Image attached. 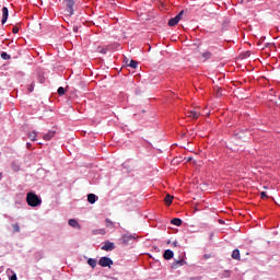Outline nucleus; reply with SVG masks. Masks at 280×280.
<instances>
[{"instance_id": "nucleus-25", "label": "nucleus", "mask_w": 280, "mask_h": 280, "mask_svg": "<svg viewBox=\"0 0 280 280\" xmlns=\"http://www.w3.org/2000/svg\"><path fill=\"white\" fill-rule=\"evenodd\" d=\"M27 137L31 141H36V131L28 132Z\"/></svg>"}, {"instance_id": "nucleus-7", "label": "nucleus", "mask_w": 280, "mask_h": 280, "mask_svg": "<svg viewBox=\"0 0 280 280\" xmlns=\"http://www.w3.org/2000/svg\"><path fill=\"white\" fill-rule=\"evenodd\" d=\"M97 200H100V197L97 195H95L93 192L88 194V202L90 205H95Z\"/></svg>"}, {"instance_id": "nucleus-6", "label": "nucleus", "mask_w": 280, "mask_h": 280, "mask_svg": "<svg viewBox=\"0 0 280 280\" xmlns=\"http://www.w3.org/2000/svg\"><path fill=\"white\" fill-rule=\"evenodd\" d=\"M137 240V236L132 235V234H122V243L124 244H130V242Z\"/></svg>"}, {"instance_id": "nucleus-43", "label": "nucleus", "mask_w": 280, "mask_h": 280, "mask_svg": "<svg viewBox=\"0 0 280 280\" xmlns=\"http://www.w3.org/2000/svg\"><path fill=\"white\" fill-rule=\"evenodd\" d=\"M264 189H268V187H267V186H264Z\"/></svg>"}, {"instance_id": "nucleus-34", "label": "nucleus", "mask_w": 280, "mask_h": 280, "mask_svg": "<svg viewBox=\"0 0 280 280\" xmlns=\"http://www.w3.org/2000/svg\"><path fill=\"white\" fill-rule=\"evenodd\" d=\"M215 236V233L214 232H210L209 233V240H210V242H212L213 241V237Z\"/></svg>"}, {"instance_id": "nucleus-11", "label": "nucleus", "mask_w": 280, "mask_h": 280, "mask_svg": "<svg viewBox=\"0 0 280 280\" xmlns=\"http://www.w3.org/2000/svg\"><path fill=\"white\" fill-rule=\"evenodd\" d=\"M52 137H56V130H49L47 133L44 135L43 139L45 141H51Z\"/></svg>"}, {"instance_id": "nucleus-22", "label": "nucleus", "mask_w": 280, "mask_h": 280, "mask_svg": "<svg viewBox=\"0 0 280 280\" xmlns=\"http://www.w3.org/2000/svg\"><path fill=\"white\" fill-rule=\"evenodd\" d=\"M0 57L2 58V60H11L12 56H10V54H8L7 51H2L0 54Z\"/></svg>"}, {"instance_id": "nucleus-32", "label": "nucleus", "mask_w": 280, "mask_h": 280, "mask_svg": "<svg viewBox=\"0 0 280 280\" xmlns=\"http://www.w3.org/2000/svg\"><path fill=\"white\" fill-rule=\"evenodd\" d=\"M19 26H13V28H12V33L13 34H19Z\"/></svg>"}, {"instance_id": "nucleus-28", "label": "nucleus", "mask_w": 280, "mask_h": 280, "mask_svg": "<svg viewBox=\"0 0 280 280\" xmlns=\"http://www.w3.org/2000/svg\"><path fill=\"white\" fill-rule=\"evenodd\" d=\"M183 14H185V11H179V13L175 16L178 22H180V19H183Z\"/></svg>"}, {"instance_id": "nucleus-37", "label": "nucleus", "mask_w": 280, "mask_h": 280, "mask_svg": "<svg viewBox=\"0 0 280 280\" xmlns=\"http://www.w3.org/2000/svg\"><path fill=\"white\" fill-rule=\"evenodd\" d=\"M173 246H178V241L173 242Z\"/></svg>"}, {"instance_id": "nucleus-26", "label": "nucleus", "mask_w": 280, "mask_h": 280, "mask_svg": "<svg viewBox=\"0 0 280 280\" xmlns=\"http://www.w3.org/2000/svg\"><path fill=\"white\" fill-rule=\"evenodd\" d=\"M173 201H174V197H172L171 195H166L165 197L166 205H172Z\"/></svg>"}, {"instance_id": "nucleus-40", "label": "nucleus", "mask_w": 280, "mask_h": 280, "mask_svg": "<svg viewBox=\"0 0 280 280\" xmlns=\"http://www.w3.org/2000/svg\"><path fill=\"white\" fill-rule=\"evenodd\" d=\"M3 178V173H0V180Z\"/></svg>"}, {"instance_id": "nucleus-45", "label": "nucleus", "mask_w": 280, "mask_h": 280, "mask_svg": "<svg viewBox=\"0 0 280 280\" xmlns=\"http://www.w3.org/2000/svg\"><path fill=\"white\" fill-rule=\"evenodd\" d=\"M0 108H1V103H0Z\"/></svg>"}, {"instance_id": "nucleus-33", "label": "nucleus", "mask_w": 280, "mask_h": 280, "mask_svg": "<svg viewBox=\"0 0 280 280\" xmlns=\"http://www.w3.org/2000/svg\"><path fill=\"white\" fill-rule=\"evenodd\" d=\"M209 226L208 223H200L199 229H207Z\"/></svg>"}, {"instance_id": "nucleus-9", "label": "nucleus", "mask_w": 280, "mask_h": 280, "mask_svg": "<svg viewBox=\"0 0 280 280\" xmlns=\"http://www.w3.org/2000/svg\"><path fill=\"white\" fill-rule=\"evenodd\" d=\"M163 258L166 259V261H170V259H174V250L165 249L163 253Z\"/></svg>"}, {"instance_id": "nucleus-38", "label": "nucleus", "mask_w": 280, "mask_h": 280, "mask_svg": "<svg viewBox=\"0 0 280 280\" xmlns=\"http://www.w3.org/2000/svg\"><path fill=\"white\" fill-rule=\"evenodd\" d=\"M191 161H194V158H187L188 163L191 162Z\"/></svg>"}, {"instance_id": "nucleus-42", "label": "nucleus", "mask_w": 280, "mask_h": 280, "mask_svg": "<svg viewBox=\"0 0 280 280\" xmlns=\"http://www.w3.org/2000/svg\"><path fill=\"white\" fill-rule=\"evenodd\" d=\"M73 32H78V28H74Z\"/></svg>"}, {"instance_id": "nucleus-19", "label": "nucleus", "mask_w": 280, "mask_h": 280, "mask_svg": "<svg viewBox=\"0 0 280 280\" xmlns=\"http://www.w3.org/2000/svg\"><path fill=\"white\" fill-rule=\"evenodd\" d=\"M188 117H190V119H198V117H200V114H198V112L190 110L188 112Z\"/></svg>"}, {"instance_id": "nucleus-12", "label": "nucleus", "mask_w": 280, "mask_h": 280, "mask_svg": "<svg viewBox=\"0 0 280 280\" xmlns=\"http://www.w3.org/2000/svg\"><path fill=\"white\" fill-rule=\"evenodd\" d=\"M11 170H12L13 172H21V162H19V161H13V162L11 163Z\"/></svg>"}, {"instance_id": "nucleus-27", "label": "nucleus", "mask_w": 280, "mask_h": 280, "mask_svg": "<svg viewBox=\"0 0 280 280\" xmlns=\"http://www.w3.org/2000/svg\"><path fill=\"white\" fill-rule=\"evenodd\" d=\"M211 56H212L211 51H206L202 54V58H205L206 60H211Z\"/></svg>"}, {"instance_id": "nucleus-8", "label": "nucleus", "mask_w": 280, "mask_h": 280, "mask_svg": "<svg viewBox=\"0 0 280 280\" xmlns=\"http://www.w3.org/2000/svg\"><path fill=\"white\" fill-rule=\"evenodd\" d=\"M69 226H72V229H78V231H80L82 229V225H80V222H78V220L75 219H70L68 221Z\"/></svg>"}, {"instance_id": "nucleus-15", "label": "nucleus", "mask_w": 280, "mask_h": 280, "mask_svg": "<svg viewBox=\"0 0 280 280\" xmlns=\"http://www.w3.org/2000/svg\"><path fill=\"white\" fill-rule=\"evenodd\" d=\"M171 224H173V226H183V220L179 218H174L171 220Z\"/></svg>"}, {"instance_id": "nucleus-20", "label": "nucleus", "mask_w": 280, "mask_h": 280, "mask_svg": "<svg viewBox=\"0 0 280 280\" xmlns=\"http://www.w3.org/2000/svg\"><path fill=\"white\" fill-rule=\"evenodd\" d=\"M127 66H129L131 69H137V67H139V62L135 59H131Z\"/></svg>"}, {"instance_id": "nucleus-18", "label": "nucleus", "mask_w": 280, "mask_h": 280, "mask_svg": "<svg viewBox=\"0 0 280 280\" xmlns=\"http://www.w3.org/2000/svg\"><path fill=\"white\" fill-rule=\"evenodd\" d=\"M178 20L176 18H172L168 20V27H175V25H178Z\"/></svg>"}, {"instance_id": "nucleus-39", "label": "nucleus", "mask_w": 280, "mask_h": 280, "mask_svg": "<svg viewBox=\"0 0 280 280\" xmlns=\"http://www.w3.org/2000/svg\"><path fill=\"white\" fill-rule=\"evenodd\" d=\"M219 224H224V221L223 220H219Z\"/></svg>"}, {"instance_id": "nucleus-3", "label": "nucleus", "mask_w": 280, "mask_h": 280, "mask_svg": "<svg viewBox=\"0 0 280 280\" xmlns=\"http://www.w3.org/2000/svg\"><path fill=\"white\" fill-rule=\"evenodd\" d=\"M113 264V259L108 256H103L98 260V266H101L102 268H110Z\"/></svg>"}, {"instance_id": "nucleus-17", "label": "nucleus", "mask_w": 280, "mask_h": 280, "mask_svg": "<svg viewBox=\"0 0 280 280\" xmlns=\"http://www.w3.org/2000/svg\"><path fill=\"white\" fill-rule=\"evenodd\" d=\"M245 135H246V129H242L241 131L235 132L234 137L235 139H244Z\"/></svg>"}, {"instance_id": "nucleus-21", "label": "nucleus", "mask_w": 280, "mask_h": 280, "mask_svg": "<svg viewBox=\"0 0 280 280\" xmlns=\"http://www.w3.org/2000/svg\"><path fill=\"white\" fill-rule=\"evenodd\" d=\"M221 279H229L231 277V270H224L220 275Z\"/></svg>"}, {"instance_id": "nucleus-14", "label": "nucleus", "mask_w": 280, "mask_h": 280, "mask_svg": "<svg viewBox=\"0 0 280 280\" xmlns=\"http://www.w3.org/2000/svg\"><path fill=\"white\" fill-rule=\"evenodd\" d=\"M7 275L9 277V280H19V278L16 277V272H14L12 269H8Z\"/></svg>"}, {"instance_id": "nucleus-2", "label": "nucleus", "mask_w": 280, "mask_h": 280, "mask_svg": "<svg viewBox=\"0 0 280 280\" xmlns=\"http://www.w3.org/2000/svg\"><path fill=\"white\" fill-rule=\"evenodd\" d=\"M63 3H66V12L68 16H73V14H75V11L73 10L75 0H63Z\"/></svg>"}, {"instance_id": "nucleus-30", "label": "nucleus", "mask_w": 280, "mask_h": 280, "mask_svg": "<svg viewBox=\"0 0 280 280\" xmlns=\"http://www.w3.org/2000/svg\"><path fill=\"white\" fill-rule=\"evenodd\" d=\"M260 198H261L262 200L266 199V198H268V192L261 191V192H260Z\"/></svg>"}, {"instance_id": "nucleus-29", "label": "nucleus", "mask_w": 280, "mask_h": 280, "mask_svg": "<svg viewBox=\"0 0 280 280\" xmlns=\"http://www.w3.org/2000/svg\"><path fill=\"white\" fill-rule=\"evenodd\" d=\"M98 54H103L105 56V54H108V49H106V48H98Z\"/></svg>"}, {"instance_id": "nucleus-16", "label": "nucleus", "mask_w": 280, "mask_h": 280, "mask_svg": "<svg viewBox=\"0 0 280 280\" xmlns=\"http://www.w3.org/2000/svg\"><path fill=\"white\" fill-rule=\"evenodd\" d=\"M88 265H89L90 268L95 269V268L97 267V259H95V258H89V259H88Z\"/></svg>"}, {"instance_id": "nucleus-36", "label": "nucleus", "mask_w": 280, "mask_h": 280, "mask_svg": "<svg viewBox=\"0 0 280 280\" xmlns=\"http://www.w3.org/2000/svg\"><path fill=\"white\" fill-rule=\"evenodd\" d=\"M26 148H27V150H31L32 143H31V142H27V143H26Z\"/></svg>"}, {"instance_id": "nucleus-31", "label": "nucleus", "mask_w": 280, "mask_h": 280, "mask_svg": "<svg viewBox=\"0 0 280 280\" xmlns=\"http://www.w3.org/2000/svg\"><path fill=\"white\" fill-rule=\"evenodd\" d=\"M107 226H113V221L110 219H105Z\"/></svg>"}, {"instance_id": "nucleus-4", "label": "nucleus", "mask_w": 280, "mask_h": 280, "mask_svg": "<svg viewBox=\"0 0 280 280\" xmlns=\"http://www.w3.org/2000/svg\"><path fill=\"white\" fill-rule=\"evenodd\" d=\"M101 250H106V253H110V250H115V243L110 241H105L104 245L101 247Z\"/></svg>"}, {"instance_id": "nucleus-23", "label": "nucleus", "mask_w": 280, "mask_h": 280, "mask_svg": "<svg viewBox=\"0 0 280 280\" xmlns=\"http://www.w3.org/2000/svg\"><path fill=\"white\" fill-rule=\"evenodd\" d=\"M57 93L60 97H62V95H65V93H67V90H65V88L59 86L57 90Z\"/></svg>"}, {"instance_id": "nucleus-44", "label": "nucleus", "mask_w": 280, "mask_h": 280, "mask_svg": "<svg viewBox=\"0 0 280 280\" xmlns=\"http://www.w3.org/2000/svg\"><path fill=\"white\" fill-rule=\"evenodd\" d=\"M113 280H117V278H113Z\"/></svg>"}, {"instance_id": "nucleus-35", "label": "nucleus", "mask_w": 280, "mask_h": 280, "mask_svg": "<svg viewBox=\"0 0 280 280\" xmlns=\"http://www.w3.org/2000/svg\"><path fill=\"white\" fill-rule=\"evenodd\" d=\"M28 93H34V84H31L30 86H28Z\"/></svg>"}, {"instance_id": "nucleus-10", "label": "nucleus", "mask_w": 280, "mask_h": 280, "mask_svg": "<svg viewBox=\"0 0 280 280\" xmlns=\"http://www.w3.org/2000/svg\"><path fill=\"white\" fill-rule=\"evenodd\" d=\"M185 264H187V261H185L184 258H180L172 264V268L176 270L177 268H180V266H185Z\"/></svg>"}, {"instance_id": "nucleus-5", "label": "nucleus", "mask_w": 280, "mask_h": 280, "mask_svg": "<svg viewBox=\"0 0 280 280\" xmlns=\"http://www.w3.org/2000/svg\"><path fill=\"white\" fill-rule=\"evenodd\" d=\"M9 16H10V10L8 9V7H3L2 8V20H1L2 25H5V23H8Z\"/></svg>"}, {"instance_id": "nucleus-13", "label": "nucleus", "mask_w": 280, "mask_h": 280, "mask_svg": "<svg viewBox=\"0 0 280 280\" xmlns=\"http://www.w3.org/2000/svg\"><path fill=\"white\" fill-rule=\"evenodd\" d=\"M232 259L240 261L242 259V255L240 254V249H234L231 255Z\"/></svg>"}, {"instance_id": "nucleus-41", "label": "nucleus", "mask_w": 280, "mask_h": 280, "mask_svg": "<svg viewBox=\"0 0 280 280\" xmlns=\"http://www.w3.org/2000/svg\"><path fill=\"white\" fill-rule=\"evenodd\" d=\"M196 279H197V280H200V278H191V280H196Z\"/></svg>"}, {"instance_id": "nucleus-24", "label": "nucleus", "mask_w": 280, "mask_h": 280, "mask_svg": "<svg viewBox=\"0 0 280 280\" xmlns=\"http://www.w3.org/2000/svg\"><path fill=\"white\" fill-rule=\"evenodd\" d=\"M12 229L14 233H21V226L19 225V223L12 224Z\"/></svg>"}, {"instance_id": "nucleus-1", "label": "nucleus", "mask_w": 280, "mask_h": 280, "mask_svg": "<svg viewBox=\"0 0 280 280\" xmlns=\"http://www.w3.org/2000/svg\"><path fill=\"white\" fill-rule=\"evenodd\" d=\"M26 203L28 205V207H40V205H43V199L40 198V196L36 195L35 191L31 190L26 194Z\"/></svg>"}]
</instances>
